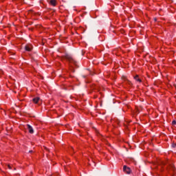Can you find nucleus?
<instances>
[{"mask_svg":"<svg viewBox=\"0 0 176 176\" xmlns=\"http://www.w3.org/2000/svg\"><path fill=\"white\" fill-rule=\"evenodd\" d=\"M64 58H65V60H67V61H69V63H76L74 58H72V56H69V54H66L64 56Z\"/></svg>","mask_w":176,"mask_h":176,"instance_id":"f257e3e1","label":"nucleus"},{"mask_svg":"<svg viewBox=\"0 0 176 176\" xmlns=\"http://www.w3.org/2000/svg\"><path fill=\"white\" fill-rule=\"evenodd\" d=\"M123 171L124 173H126V174H131V169L129 167H127V166L124 165L123 166Z\"/></svg>","mask_w":176,"mask_h":176,"instance_id":"f03ea898","label":"nucleus"},{"mask_svg":"<svg viewBox=\"0 0 176 176\" xmlns=\"http://www.w3.org/2000/svg\"><path fill=\"white\" fill-rule=\"evenodd\" d=\"M27 129L30 134H34V128L30 124H27Z\"/></svg>","mask_w":176,"mask_h":176,"instance_id":"7ed1b4c3","label":"nucleus"},{"mask_svg":"<svg viewBox=\"0 0 176 176\" xmlns=\"http://www.w3.org/2000/svg\"><path fill=\"white\" fill-rule=\"evenodd\" d=\"M25 50L26 52H31L32 50V45H27L25 46Z\"/></svg>","mask_w":176,"mask_h":176,"instance_id":"20e7f679","label":"nucleus"},{"mask_svg":"<svg viewBox=\"0 0 176 176\" xmlns=\"http://www.w3.org/2000/svg\"><path fill=\"white\" fill-rule=\"evenodd\" d=\"M32 101H33V102H34V104H38V102H39V101H41V98H39V97H36L32 99Z\"/></svg>","mask_w":176,"mask_h":176,"instance_id":"39448f33","label":"nucleus"},{"mask_svg":"<svg viewBox=\"0 0 176 176\" xmlns=\"http://www.w3.org/2000/svg\"><path fill=\"white\" fill-rule=\"evenodd\" d=\"M50 5H52V6H56V5H57V1H56V0H51L50 1Z\"/></svg>","mask_w":176,"mask_h":176,"instance_id":"423d86ee","label":"nucleus"},{"mask_svg":"<svg viewBox=\"0 0 176 176\" xmlns=\"http://www.w3.org/2000/svg\"><path fill=\"white\" fill-rule=\"evenodd\" d=\"M134 79L136 80L137 82H140V83H141L142 80H140V78H138V75H136L135 77H134Z\"/></svg>","mask_w":176,"mask_h":176,"instance_id":"0eeeda50","label":"nucleus"},{"mask_svg":"<svg viewBox=\"0 0 176 176\" xmlns=\"http://www.w3.org/2000/svg\"><path fill=\"white\" fill-rule=\"evenodd\" d=\"M170 168H171V170H174V168H175V167L174 166V165H170Z\"/></svg>","mask_w":176,"mask_h":176,"instance_id":"6e6552de","label":"nucleus"},{"mask_svg":"<svg viewBox=\"0 0 176 176\" xmlns=\"http://www.w3.org/2000/svg\"><path fill=\"white\" fill-rule=\"evenodd\" d=\"M172 124H176V121L175 120H173V122H172Z\"/></svg>","mask_w":176,"mask_h":176,"instance_id":"1a4fd4ad","label":"nucleus"},{"mask_svg":"<svg viewBox=\"0 0 176 176\" xmlns=\"http://www.w3.org/2000/svg\"><path fill=\"white\" fill-rule=\"evenodd\" d=\"M8 167L10 170H12V166H10V165H8Z\"/></svg>","mask_w":176,"mask_h":176,"instance_id":"9d476101","label":"nucleus"},{"mask_svg":"<svg viewBox=\"0 0 176 176\" xmlns=\"http://www.w3.org/2000/svg\"><path fill=\"white\" fill-rule=\"evenodd\" d=\"M173 147L175 148L176 147V144H173Z\"/></svg>","mask_w":176,"mask_h":176,"instance_id":"9b49d317","label":"nucleus"},{"mask_svg":"<svg viewBox=\"0 0 176 176\" xmlns=\"http://www.w3.org/2000/svg\"><path fill=\"white\" fill-rule=\"evenodd\" d=\"M45 149H46L47 151H49V149L47 147H45Z\"/></svg>","mask_w":176,"mask_h":176,"instance_id":"f8f14e48","label":"nucleus"},{"mask_svg":"<svg viewBox=\"0 0 176 176\" xmlns=\"http://www.w3.org/2000/svg\"><path fill=\"white\" fill-rule=\"evenodd\" d=\"M82 78H86V76L83 75V76H82Z\"/></svg>","mask_w":176,"mask_h":176,"instance_id":"ddd939ff","label":"nucleus"},{"mask_svg":"<svg viewBox=\"0 0 176 176\" xmlns=\"http://www.w3.org/2000/svg\"><path fill=\"white\" fill-rule=\"evenodd\" d=\"M29 152H30V153H32V151H30Z\"/></svg>","mask_w":176,"mask_h":176,"instance_id":"4468645a","label":"nucleus"}]
</instances>
